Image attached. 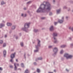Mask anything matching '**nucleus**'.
Returning a JSON list of instances; mask_svg holds the SVG:
<instances>
[{
    "instance_id": "15",
    "label": "nucleus",
    "mask_w": 73,
    "mask_h": 73,
    "mask_svg": "<svg viewBox=\"0 0 73 73\" xmlns=\"http://www.w3.org/2000/svg\"><path fill=\"white\" fill-rule=\"evenodd\" d=\"M14 65L15 66L14 67V70H17V67L16 66V63H14Z\"/></svg>"
},
{
    "instance_id": "30",
    "label": "nucleus",
    "mask_w": 73,
    "mask_h": 73,
    "mask_svg": "<svg viewBox=\"0 0 73 73\" xmlns=\"http://www.w3.org/2000/svg\"><path fill=\"white\" fill-rule=\"evenodd\" d=\"M70 46L71 47H73V43H71L70 44Z\"/></svg>"
},
{
    "instance_id": "25",
    "label": "nucleus",
    "mask_w": 73,
    "mask_h": 73,
    "mask_svg": "<svg viewBox=\"0 0 73 73\" xmlns=\"http://www.w3.org/2000/svg\"><path fill=\"white\" fill-rule=\"evenodd\" d=\"M3 41L1 40H0V44H3Z\"/></svg>"
},
{
    "instance_id": "17",
    "label": "nucleus",
    "mask_w": 73,
    "mask_h": 73,
    "mask_svg": "<svg viewBox=\"0 0 73 73\" xmlns=\"http://www.w3.org/2000/svg\"><path fill=\"white\" fill-rule=\"evenodd\" d=\"M60 9L58 10H57V14H58V13H60Z\"/></svg>"
},
{
    "instance_id": "42",
    "label": "nucleus",
    "mask_w": 73,
    "mask_h": 73,
    "mask_svg": "<svg viewBox=\"0 0 73 73\" xmlns=\"http://www.w3.org/2000/svg\"><path fill=\"white\" fill-rule=\"evenodd\" d=\"M45 19V17H42L41 18V19L42 20H44Z\"/></svg>"
},
{
    "instance_id": "28",
    "label": "nucleus",
    "mask_w": 73,
    "mask_h": 73,
    "mask_svg": "<svg viewBox=\"0 0 73 73\" xmlns=\"http://www.w3.org/2000/svg\"><path fill=\"white\" fill-rule=\"evenodd\" d=\"M5 46H6V44L5 43H4L3 45V47H5Z\"/></svg>"
},
{
    "instance_id": "22",
    "label": "nucleus",
    "mask_w": 73,
    "mask_h": 73,
    "mask_svg": "<svg viewBox=\"0 0 73 73\" xmlns=\"http://www.w3.org/2000/svg\"><path fill=\"white\" fill-rule=\"evenodd\" d=\"M63 52H64V51L63 50H62L60 51V54H62Z\"/></svg>"
},
{
    "instance_id": "16",
    "label": "nucleus",
    "mask_w": 73,
    "mask_h": 73,
    "mask_svg": "<svg viewBox=\"0 0 73 73\" xmlns=\"http://www.w3.org/2000/svg\"><path fill=\"white\" fill-rule=\"evenodd\" d=\"M21 16L23 17H26L27 15H26V14H22L21 15Z\"/></svg>"
},
{
    "instance_id": "58",
    "label": "nucleus",
    "mask_w": 73,
    "mask_h": 73,
    "mask_svg": "<svg viewBox=\"0 0 73 73\" xmlns=\"http://www.w3.org/2000/svg\"><path fill=\"white\" fill-rule=\"evenodd\" d=\"M0 32H1V31L0 30Z\"/></svg>"
},
{
    "instance_id": "35",
    "label": "nucleus",
    "mask_w": 73,
    "mask_h": 73,
    "mask_svg": "<svg viewBox=\"0 0 73 73\" xmlns=\"http://www.w3.org/2000/svg\"><path fill=\"white\" fill-rule=\"evenodd\" d=\"M57 23H58V22H55L54 23V25H56V24H57Z\"/></svg>"
},
{
    "instance_id": "50",
    "label": "nucleus",
    "mask_w": 73,
    "mask_h": 73,
    "mask_svg": "<svg viewBox=\"0 0 73 73\" xmlns=\"http://www.w3.org/2000/svg\"><path fill=\"white\" fill-rule=\"evenodd\" d=\"M66 19H68V17H66Z\"/></svg>"
},
{
    "instance_id": "47",
    "label": "nucleus",
    "mask_w": 73,
    "mask_h": 73,
    "mask_svg": "<svg viewBox=\"0 0 73 73\" xmlns=\"http://www.w3.org/2000/svg\"><path fill=\"white\" fill-rule=\"evenodd\" d=\"M16 65H17V66H19V64L18 63H17Z\"/></svg>"
},
{
    "instance_id": "36",
    "label": "nucleus",
    "mask_w": 73,
    "mask_h": 73,
    "mask_svg": "<svg viewBox=\"0 0 73 73\" xmlns=\"http://www.w3.org/2000/svg\"><path fill=\"white\" fill-rule=\"evenodd\" d=\"M64 17H62V20H63V21H64Z\"/></svg>"
},
{
    "instance_id": "45",
    "label": "nucleus",
    "mask_w": 73,
    "mask_h": 73,
    "mask_svg": "<svg viewBox=\"0 0 73 73\" xmlns=\"http://www.w3.org/2000/svg\"><path fill=\"white\" fill-rule=\"evenodd\" d=\"M66 71L67 72H68V71H69V70H68V69H66Z\"/></svg>"
},
{
    "instance_id": "12",
    "label": "nucleus",
    "mask_w": 73,
    "mask_h": 73,
    "mask_svg": "<svg viewBox=\"0 0 73 73\" xmlns=\"http://www.w3.org/2000/svg\"><path fill=\"white\" fill-rule=\"evenodd\" d=\"M50 31H53V26H51L50 28Z\"/></svg>"
},
{
    "instance_id": "41",
    "label": "nucleus",
    "mask_w": 73,
    "mask_h": 73,
    "mask_svg": "<svg viewBox=\"0 0 73 73\" xmlns=\"http://www.w3.org/2000/svg\"><path fill=\"white\" fill-rule=\"evenodd\" d=\"M15 38L17 40V39H18V36H16Z\"/></svg>"
},
{
    "instance_id": "44",
    "label": "nucleus",
    "mask_w": 73,
    "mask_h": 73,
    "mask_svg": "<svg viewBox=\"0 0 73 73\" xmlns=\"http://www.w3.org/2000/svg\"><path fill=\"white\" fill-rule=\"evenodd\" d=\"M71 39H72V38L71 37L69 38V39L70 40H71Z\"/></svg>"
},
{
    "instance_id": "53",
    "label": "nucleus",
    "mask_w": 73,
    "mask_h": 73,
    "mask_svg": "<svg viewBox=\"0 0 73 73\" xmlns=\"http://www.w3.org/2000/svg\"><path fill=\"white\" fill-rule=\"evenodd\" d=\"M11 32H12L11 31H10L9 32V33H11Z\"/></svg>"
},
{
    "instance_id": "2",
    "label": "nucleus",
    "mask_w": 73,
    "mask_h": 73,
    "mask_svg": "<svg viewBox=\"0 0 73 73\" xmlns=\"http://www.w3.org/2000/svg\"><path fill=\"white\" fill-rule=\"evenodd\" d=\"M38 41V43L37 45L35 46V48L36 50H34V52L35 53H37L38 52L39 50V47H40L41 46V44H40V40L38 39H37Z\"/></svg>"
},
{
    "instance_id": "20",
    "label": "nucleus",
    "mask_w": 73,
    "mask_h": 73,
    "mask_svg": "<svg viewBox=\"0 0 73 73\" xmlns=\"http://www.w3.org/2000/svg\"><path fill=\"white\" fill-rule=\"evenodd\" d=\"M25 73H28V69H26L25 71Z\"/></svg>"
},
{
    "instance_id": "31",
    "label": "nucleus",
    "mask_w": 73,
    "mask_h": 73,
    "mask_svg": "<svg viewBox=\"0 0 73 73\" xmlns=\"http://www.w3.org/2000/svg\"><path fill=\"white\" fill-rule=\"evenodd\" d=\"M0 70L2 71L3 70V68L1 67H0ZM0 73H1V71H0Z\"/></svg>"
},
{
    "instance_id": "46",
    "label": "nucleus",
    "mask_w": 73,
    "mask_h": 73,
    "mask_svg": "<svg viewBox=\"0 0 73 73\" xmlns=\"http://www.w3.org/2000/svg\"><path fill=\"white\" fill-rule=\"evenodd\" d=\"M7 37V36L6 35H5V38H6V37Z\"/></svg>"
},
{
    "instance_id": "7",
    "label": "nucleus",
    "mask_w": 73,
    "mask_h": 73,
    "mask_svg": "<svg viewBox=\"0 0 73 73\" xmlns=\"http://www.w3.org/2000/svg\"><path fill=\"white\" fill-rule=\"evenodd\" d=\"M16 54V53L14 52L13 54H12L11 55V59L10 60V61L11 62H13V58L15 57V54Z\"/></svg>"
},
{
    "instance_id": "3",
    "label": "nucleus",
    "mask_w": 73,
    "mask_h": 73,
    "mask_svg": "<svg viewBox=\"0 0 73 73\" xmlns=\"http://www.w3.org/2000/svg\"><path fill=\"white\" fill-rule=\"evenodd\" d=\"M30 23H29L25 24L24 28H22V29L24 31L26 32H28V29L29 27V25Z\"/></svg>"
},
{
    "instance_id": "1",
    "label": "nucleus",
    "mask_w": 73,
    "mask_h": 73,
    "mask_svg": "<svg viewBox=\"0 0 73 73\" xmlns=\"http://www.w3.org/2000/svg\"><path fill=\"white\" fill-rule=\"evenodd\" d=\"M41 4L39 6V8L37 9L36 12L37 13L40 12H44L45 11L46 12H49L52 9L51 4L48 2H44L43 3Z\"/></svg>"
},
{
    "instance_id": "38",
    "label": "nucleus",
    "mask_w": 73,
    "mask_h": 73,
    "mask_svg": "<svg viewBox=\"0 0 73 73\" xmlns=\"http://www.w3.org/2000/svg\"><path fill=\"white\" fill-rule=\"evenodd\" d=\"M25 56H26V54H25L24 55V57L25 58H26V57H25Z\"/></svg>"
},
{
    "instance_id": "56",
    "label": "nucleus",
    "mask_w": 73,
    "mask_h": 73,
    "mask_svg": "<svg viewBox=\"0 0 73 73\" xmlns=\"http://www.w3.org/2000/svg\"><path fill=\"white\" fill-rule=\"evenodd\" d=\"M70 10V9H69V10H68V11H69Z\"/></svg>"
},
{
    "instance_id": "51",
    "label": "nucleus",
    "mask_w": 73,
    "mask_h": 73,
    "mask_svg": "<svg viewBox=\"0 0 73 73\" xmlns=\"http://www.w3.org/2000/svg\"><path fill=\"white\" fill-rule=\"evenodd\" d=\"M13 50H14V49H12L11 50V51L12 52V51H13Z\"/></svg>"
},
{
    "instance_id": "6",
    "label": "nucleus",
    "mask_w": 73,
    "mask_h": 73,
    "mask_svg": "<svg viewBox=\"0 0 73 73\" xmlns=\"http://www.w3.org/2000/svg\"><path fill=\"white\" fill-rule=\"evenodd\" d=\"M53 52H54V53L53 54V56H55V55L57 54V52L58 51V48L57 47H55L54 48L53 50Z\"/></svg>"
},
{
    "instance_id": "32",
    "label": "nucleus",
    "mask_w": 73,
    "mask_h": 73,
    "mask_svg": "<svg viewBox=\"0 0 73 73\" xmlns=\"http://www.w3.org/2000/svg\"><path fill=\"white\" fill-rule=\"evenodd\" d=\"M9 67L10 68H13V66L12 65H10Z\"/></svg>"
},
{
    "instance_id": "27",
    "label": "nucleus",
    "mask_w": 73,
    "mask_h": 73,
    "mask_svg": "<svg viewBox=\"0 0 73 73\" xmlns=\"http://www.w3.org/2000/svg\"><path fill=\"white\" fill-rule=\"evenodd\" d=\"M48 48L49 49H50L51 48H52V46H48Z\"/></svg>"
},
{
    "instance_id": "19",
    "label": "nucleus",
    "mask_w": 73,
    "mask_h": 73,
    "mask_svg": "<svg viewBox=\"0 0 73 73\" xmlns=\"http://www.w3.org/2000/svg\"><path fill=\"white\" fill-rule=\"evenodd\" d=\"M21 67H22V68H24V64L23 63H22L21 64Z\"/></svg>"
},
{
    "instance_id": "54",
    "label": "nucleus",
    "mask_w": 73,
    "mask_h": 73,
    "mask_svg": "<svg viewBox=\"0 0 73 73\" xmlns=\"http://www.w3.org/2000/svg\"><path fill=\"white\" fill-rule=\"evenodd\" d=\"M28 13H29V11H28Z\"/></svg>"
},
{
    "instance_id": "26",
    "label": "nucleus",
    "mask_w": 73,
    "mask_h": 73,
    "mask_svg": "<svg viewBox=\"0 0 73 73\" xmlns=\"http://www.w3.org/2000/svg\"><path fill=\"white\" fill-rule=\"evenodd\" d=\"M40 69H37V72L38 73H40Z\"/></svg>"
},
{
    "instance_id": "43",
    "label": "nucleus",
    "mask_w": 73,
    "mask_h": 73,
    "mask_svg": "<svg viewBox=\"0 0 73 73\" xmlns=\"http://www.w3.org/2000/svg\"><path fill=\"white\" fill-rule=\"evenodd\" d=\"M23 9H24V10H26V9H27V8H26V7H24Z\"/></svg>"
},
{
    "instance_id": "18",
    "label": "nucleus",
    "mask_w": 73,
    "mask_h": 73,
    "mask_svg": "<svg viewBox=\"0 0 73 73\" xmlns=\"http://www.w3.org/2000/svg\"><path fill=\"white\" fill-rule=\"evenodd\" d=\"M1 5H3V4H5V2H4V1H2L1 3Z\"/></svg>"
},
{
    "instance_id": "5",
    "label": "nucleus",
    "mask_w": 73,
    "mask_h": 73,
    "mask_svg": "<svg viewBox=\"0 0 73 73\" xmlns=\"http://www.w3.org/2000/svg\"><path fill=\"white\" fill-rule=\"evenodd\" d=\"M53 35V38H54V43H57V42H58V41H57V38L54 37L56 36H57V34L56 33H54Z\"/></svg>"
},
{
    "instance_id": "8",
    "label": "nucleus",
    "mask_w": 73,
    "mask_h": 73,
    "mask_svg": "<svg viewBox=\"0 0 73 73\" xmlns=\"http://www.w3.org/2000/svg\"><path fill=\"white\" fill-rule=\"evenodd\" d=\"M7 52L5 50H4L3 51V56L4 57H5V56H6V54Z\"/></svg>"
},
{
    "instance_id": "52",
    "label": "nucleus",
    "mask_w": 73,
    "mask_h": 73,
    "mask_svg": "<svg viewBox=\"0 0 73 73\" xmlns=\"http://www.w3.org/2000/svg\"><path fill=\"white\" fill-rule=\"evenodd\" d=\"M54 72H56V70H54Z\"/></svg>"
},
{
    "instance_id": "14",
    "label": "nucleus",
    "mask_w": 73,
    "mask_h": 73,
    "mask_svg": "<svg viewBox=\"0 0 73 73\" xmlns=\"http://www.w3.org/2000/svg\"><path fill=\"white\" fill-rule=\"evenodd\" d=\"M66 46V45H62L60 46V48H65Z\"/></svg>"
},
{
    "instance_id": "39",
    "label": "nucleus",
    "mask_w": 73,
    "mask_h": 73,
    "mask_svg": "<svg viewBox=\"0 0 73 73\" xmlns=\"http://www.w3.org/2000/svg\"><path fill=\"white\" fill-rule=\"evenodd\" d=\"M53 4H55V0H53Z\"/></svg>"
},
{
    "instance_id": "48",
    "label": "nucleus",
    "mask_w": 73,
    "mask_h": 73,
    "mask_svg": "<svg viewBox=\"0 0 73 73\" xmlns=\"http://www.w3.org/2000/svg\"><path fill=\"white\" fill-rule=\"evenodd\" d=\"M21 33H20L19 34V36H21Z\"/></svg>"
},
{
    "instance_id": "55",
    "label": "nucleus",
    "mask_w": 73,
    "mask_h": 73,
    "mask_svg": "<svg viewBox=\"0 0 73 73\" xmlns=\"http://www.w3.org/2000/svg\"><path fill=\"white\" fill-rule=\"evenodd\" d=\"M61 59H62H62H63V58H61Z\"/></svg>"
},
{
    "instance_id": "37",
    "label": "nucleus",
    "mask_w": 73,
    "mask_h": 73,
    "mask_svg": "<svg viewBox=\"0 0 73 73\" xmlns=\"http://www.w3.org/2000/svg\"><path fill=\"white\" fill-rule=\"evenodd\" d=\"M34 65H37V63L36 62H35L34 63Z\"/></svg>"
},
{
    "instance_id": "49",
    "label": "nucleus",
    "mask_w": 73,
    "mask_h": 73,
    "mask_svg": "<svg viewBox=\"0 0 73 73\" xmlns=\"http://www.w3.org/2000/svg\"><path fill=\"white\" fill-rule=\"evenodd\" d=\"M16 62H18V60H17V59L16 60Z\"/></svg>"
},
{
    "instance_id": "9",
    "label": "nucleus",
    "mask_w": 73,
    "mask_h": 73,
    "mask_svg": "<svg viewBox=\"0 0 73 73\" xmlns=\"http://www.w3.org/2000/svg\"><path fill=\"white\" fill-rule=\"evenodd\" d=\"M5 25L4 24L1 23L0 24V28H1L3 27H4Z\"/></svg>"
},
{
    "instance_id": "24",
    "label": "nucleus",
    "mask_w": 73,
    "mask_h": 73,
    "mask_svg": "<svg viewBox=\"0 0 73 73\" xmlns=\"http://www.w3.org/2000/svg\"><path fill=\"white\" fill-rule=\"evenodd\" d=\"M38 60H42V58L41 57L38 58Z\"/></svg>"
},
{
    "instance_id": "4",
    "label": "nucleus",
    "mask_w": 73,
    "mask_h": 73,
    "mask_svg": "<svg viewBox=\"0 0 73 73\" xmlns=\"http://www.w3.org/2000/svg\"><path fill=\"white\" fill-rule=\"evenodd\" d=\"M64 57H66V59H71L73 57V56L70 55L69 54L65 53L64 55Z\"/></svg>"
},
{
    "instance_id": "11",
    "label": "nucleus",
    "mask_w": 73,
    "mask_h": 73,
    "mask_svg": "<svg viewBox=\"0 0 73 73\" xmlns=\"http://www.w3.org/2000/svg\"><path fill=\"white\" fill-rule=\"evenodd\" d=\"M7 25L9 27H10L12 25V23H7Z\"/></svg>"
},
{
    "instance_id": "60",
    "label": "nucleus",
    "mask_w": 73,
    "mask_h": 73,
    "mask_svg": "<svg viewBox=\"0 0 73 73\" xmlns=\"http://www.w3.org/2000/svg\"><path fill=\"white\" fill-rule=\"evenodd\" d=\"M72 12H73V11H72Z\"/></svg>"
},
{
    "instance_id": "57",
    "label": "nucleus",
    "mask_w": 73,
    "mask_h": 73,
    "mask_svg": "<svg viewBox=\"0 0 73 73\" xmlns=\"http://www.w3.org/2000/svg\"><path fill=\"white\" fill-rule=\"evenodd\" d=\"M28 56H29V54H28Z\"/></svg>"
},
{
    "instance_id": "59",
    "label": "nucleus",
    "mask_w": 73,
    "mask_h": 73,
    "mask_svg": "<svg viewBox=\"0 0 73 73\" xmlns=\"http://www.w3.org/2000/svg\"><path fill=\"white\" fill-rule=\"evenodd\" d=\"M36 61H37V60H36Z\"/></svg>"
},
{
    "instance_id": "23",
    "label": "nucleus",
    "mask_w": 73,
    "mask_h": 73,
    "mask_svg": "<svg viewBox=\"0 0 73 73\" xmlns=\"http://www.w3.org/2000/svg\"><path fill=\"white\" fill-rule=\"evenodd\" d=\"M31 3V1H29L27 3V5H29V4H30Z\"/></svg>"
},
{
    "instance_id": "33",
    "label": "nucleus",
    "mask_w": 73,
    "mask_h": 73,
    "mask_svg": "<svg viewBox=\"0 0 73 73\" xmlns=\"http://www.w3.org/2000/svg\"><path fill=\"white\" fill-rule=\"evenodd\" d=\"M49 15L50 16H51V15H52V12H50L49 13Z\"/></svg>"
},
{
    "instance_id": "10",
    "label": "nucleus",
    "mask_w": 73,
    "mask_h": 73,
    "mask_svg": "<svg viewBox=\"0 0 73 73\" xmlns=\"http://www.w3.org/2000/svg\"><path fill=\"white\" fill-rule=\"evenodd\" d=\"M15 28H16V25H13L11 27V29L12 30L15 29Z\"/></svg>"
},
{
    "instance_id": "40",
    "label": "nucleus",
    "mask_w": 73,
    "mask_h": 73,
    "mask_svg": "<svg viewBox=\"0 0 73 73\" xmlns=\"http://www.w3.org/2000/svg\"><path fill=\"white\" fill-rule=\"evenodd\" d=\"M5 23V21H2V23Z\"/></svg>"
},
{
    "instance_id": "13",
    "label": "nucleus",
    "mask_w": 73,
    "mask_h": 73,
    "mask_svg": "<svg viewBox=\"0 0 73 73\" xmlns=\"http://www.w3.org/2000/svg\"><path fill=\"white\" fill-rule=\"evenodd\" d=\"M63 20H59L58 21V22L60 24H61V23H63Z\"/></svg>"
},
{
    "instance_id": "34",
    "label": "nucleus",
    "mask_w": 73,
    "mask_h": 73,
    "mask_svg": "<svg viewBox=\"0 0 73 73\" xmlns=\"http://www.w3.org/2000/svg\"><path fill=\"white\" fill-rule=\"evenodd\" d=\"M64 9H66L67 8V7L66 6H64L63 7Z\"/></svg>"
},
{
    "instance_id": "29",
    "label": "nucleus",
    "mask_w": 73,
    "mask_h": 73,
    "mask_svg": "<svg viewBox=\"0 0 73 73\" xmlns=\"http://www.w3.org/2000/svg\"><path fill=\"white\" fill-rule=\"evenodd\" d=\"M21 46H23V42H22L21 43Z\"/></svg>"
},
{
    "instance_id": "21",
    "label": "nucleus",
    "mask_w": 73,
    "mask_h": 73,
    "mask_svg": "<svg viewBox=\"0 0 73 73\" xmlns=\"http://www.w3.org/2000/svg\"><path fill=\"white\" fill-rule=\"evenodd\" d=\"M34 31L35 32H37L38 31V30L36 29H34Z\"/></svg>"
}]
</instances>
